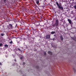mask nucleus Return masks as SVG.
<instances>
[{
	"instance_id": "1",
	"label": "nucleus",
	"mask_w": 76,
	"mask_h": 76,
	"mask_svg": "<svg viewBox=\"0 0 76 76\" xmlns=\"http://www.w3.org/2000/svg\"><path fill=\"white\" fill-rule=\"evenodd\" d=\"M56 3L57 6L58 7V8H59V9H60L62 10H63V8L61 6V4L59 3L58 4V3L57 2H56Z\"/></svg>"
},
{
	"instance_id": "2",
	"label": "nucleus",
	"mask_w": 76,
	"mask_h": 76,
	"mask_svg": "<svg viewBox=\"0 0 76 76\" xmlns=\"http://www.w3.org/2000/svg\"><path fill=\"white\" fill-rule=\"evenodd\" d=\"M46 38L47 39H50V35H47L46 36Z\"/></svg>"
},
{
	"instance_id": "3",
	"label": "nucleus",
	"mask_w": 76,
	"mask_h": 76,
	"mask_svg": "<svg viewBox=\"0 0 76 76\" xmlns=\"http://www.w3.org/2000/svg\"><path fill=\"white\" fill-rule=\"evenodd\" d=\"M56 26H58V20H56Z\"/></svg>"
},
{
	"instance_id": "4",
	"label": "nucleus",
	"mask_w": 76,
	"mask_h": 76,
	"mask_svg": "<svg viewBox=\"0 0 76 76\" xmlns=\"http://www.w3.org/2000/svg\"><path fill=\"white\" fill-rule=\"evenodd\" d=\"M19 57H20V59L21 60H22V58H23V56H22L21 55H19Z\"/></svg>"
},
{
	"instance_id": "5",
	"label": "nucleus",
	"mask_w": 76,
	"mask_h": 76,
	"mask_svg": "<svg viewBox=\"0 0 76 76\" xmlns=\"http://www.w3.org/2000/svg\"><path fill=\"white\" fill-rule=\"evenodd\" d=\"M48 54H49L50 55H52L53 53L50 51H49L48 52Z\"/></svg>"
},
{
	"instance_id": "6",
	"label": "nucleus",
	"mask_w": 76,
	"mask_h": 76,
	"mask_svg": "<svg viewBox=\"0 0 76 76\" xmlns=\"http://www.w3.org/2000/svg\"><path fill=\"white\" fill-rule=\"evenodd\" d=\"M68 21L69 22L70 24H72V21L70 19H68Z\"/></svg>"
},
{
	"instance_id": "7",
	"label": "nucleus",
	"mask_w": 76,
	"mask_h": 76,
	"mask_svg": "<svg viewBox=\"0 0 76 76\" xmlns=\"http://www.w3.org/2000/svg\"><path fill=\"white\" fill-rule=\"evenodd\" d=\"M60 38L61 40L63 41V36H61Z\"/></svg>"
},
{
	"instance_id": "8",
	"label": "nucleus",
	"mask_w": 76,
	"mask_h": 76,
	"mask_svg": "<svg viewBox=\"0 0 76 76\" xmlns=\"http://www.w3.org/2000/svg\"><path fill=\"white\" fill-rule=\"evenodd\" d=\"M4 47L5 48H8V45H4Z\"/></svg>"
},
{
	"instance_id": "9",
	"label": "nucleus",
	"mask_w": 76,
	"mask_h": 76,
	"mask_svg": "<svg viewBox=\"0 0 76 76\" xmlns=\"http://www.w3.org/2000/svg\"><path fill=\"white\" fill-rule=\"evenodd\" d=\"M55 33H56V32H55V31H52L51 32V34H55Z\"/></svg>"
},
{
	"instance_id": "10",
	"label": "nucleus",
	"mask_w": 76,
	"mask_h": 76,
	"mask_svg": "<svg viewBox=\"0 0 76 76\" xmlns=\"http://www.w3.org/2000/svg\"><path fill=\"white\" fill-rule=\"evenodd\" d=\"M39 0L37 1L36 2L37 4H39Z\"/></svg>"
},
{
	"instance_id": "11",
	"label": "nucleus",
	"mask_w": 76,
	"mask_h": 76,
	"mask_svg": "<svg viewBox=\"0 0 76 76\" xmlns=\"http://www.w3.org/2000/svg\"><path fill=\"white\" fill-rule=\"evenodd\" d=\"M74 7L75 9H76V4H75V5L74 6Z\"/></svg>"
},
{
	"instance_id": "12",
	"label": "nucleus",
	"mask_w": 76,
	"mask_h": 76,
	"mask_svg": "<svg viewBox=\"0 0 76 76\" xmlns=\"http://www.w3.org/2000/svg\"><path fill=\"white\" fill-rule=\"evenodd\" d=\"M2 45H3V44L1 43L0 44V47H2Z\"/></svg>"
},
{
	"instance_id": "13",
	"label": "nucleus",
	"mask_w": 76,
	"mask_h": 76,
	"mask_svg": "<svg viewBox=\"0 0 76 76\" xmlns=\"http://www.w3.org/2000/svg\"><path fill=\"white\" fill-rule=\"evenodd\" d=\"M10 44H12V41L11 40V42H10Z\"/></svg>"
},
{
	"instance_id": "14",
	"label": "nucleus",
	"mask_w": 76,
	"mask_h": 76,
	"mask_svg": "<svg viewBox=\"0 0 76 76\" xmlns=\"http://www.w3.org/2000/svg\"><path fill=\"white\" fill-rule=\"evenodd\" d=\"M10 27H12V24H10Z\"/></svg>"
},
{
	"instance_id": "15",
	"label": "nucleus",
	"mask_w": 76,
	"mask_h": 76,
	"mask_svg": "<svg viewBox=\"0 0 76 76\" xmlns=\"http://www.w3.org/2000/svg\"><path fill=\"white\" fill-rule=\"evenodd\" d=\"M44 55H46V53L45 52H44Z\"/></svg>"
},
{
	"instance_id": "16",
	"label": "nucleus",
	"mask_w": 76,
	"mask_h": 76,
	"mask_svg": "<svg viewBox=\"0 0 76 76\" xmlns=\"http://www.w3.org/2000/svg\"><path fill=\"white\" fill-rule=\"evenodd\" d=\"M15 64V66H18V64Z\"/></svg>"
},
{
	"instance_id": "17",
	"label": "nucleus",
	"mask_w": 76,
	"mask_h": 76,
	"mask_svg": "<svg viewBox=\"0 0 76 76\" xmlns=\"http://www.w3.org/2000/svg\"><path fill=\"white\" fill-rule=\"evenodd\" d=\"M18 50L19 51H22L21 50H20V49H18Z\"/></svg>"
},
{
	"instance_id": "18",
	"label": "nucleus",
	"mask_w": 76,
	"mask_h": 76,
	"mask_svg": "<svg viewBox=\"0 0 76 76\" xmlns=\"http://www.w3.org/2000/svg\"><path fill=\"white\" fill-rule=\"evenodd\" d=\"M23 64L24 65H25V62L23 63Z\"/></svg>"
},
{
	"instance_id": "19",
	"label": "nucleus",
	"mask_w": 76,
	"mask_h": 76,
	"mask_svg": "<svg viewBox=\"0 0 76 76\" xmlns=\"http://www.w3.org/2000/svg\"><path fill=\"white\" fill-rule=\"evenodd\" d=\"M17 24H16V25L15 26V28H16L17 27Z\"/></svg>"
},
{
	"instance_id": "20",
	"label": "nucleus",
	"mask_w": 76,
	"mask_h": 76,
	"mask_svg": "<svg viewBox=\"0 0 76 76\" xmlns=\"http://www.w3.org/2000/svg\"><path fill=\"white\" fill-rule=\"evenodd\" d=\"M1 65V62H0V65Z\"/></svg>"
},
{
	"instance_id": "21",
	"label": "nucleus",
	"mask_w": 76,
	"mask_h": 76,
	"mask_svg": "<svg viewBox=\"0 0 76 76\" xmlns=\"http://www.w3.org/2000/svg\"><path fill=\"white\" fill-rule=\"evenodd\" d=\"M1 36H3V34H1Z\"/></svg>"
},
{
	"instance_id": "22",
	"label": "nucleus",
	"mask_w": 76,
	"mask_h": 76,
	"mask_svg": "<svg viewBox=\"0 0 76 76\" xmlns=\"http://www.w3.org/2000/svg\"><path fill=\"white\" fill-rule=\"evenodd\" d=\"M15 61H16V60H15Z\"/></svg>"
},
{
	"instance_id": "23",
	"label": "nucleus",
	"mask_w": 76,
	"mask_h": 76,
	"mask_svg": "<svg viewBox=\"0 0 76 76\" xmlns=\"http://www.w3.org/2000/svg\"><path fill=\"white\" fill-rule=\"evenodd\" d=\"M4 1H6V0H4Z\"/></svg>"
},
{
	"instance_id": "24",
	"label": "nucleus",
	"mask_w": 76,
	"mask_h": 76,
	"mask_svg": "<svg viewBox=\"0 0 76 76\" xmlns=\"http://www.w3.org/2000/svg\"><path fill=\"white\" fill-rule=\"evenodd\" d=\"M75 20H76V18H75Z\"/></svg>"
},
{
	"instance_id": "25",
	"label": "nucleus",
	"mask_w": 76,
	"mask_h": 76,
	"mask_svg": "<svg viewBox=\"0 0 76 76\" xmlns=\"http://www.w3.org/2000/svg\"><path fill=\"white\" fill-rule=\"evenodd\" d=\"M74 40H76V39H75H75H74Z\"/></svg>"
},
{
	"instance_id": "26",
	"label": "nucleus",
	"mask_w": 76,
	"mask_h": 76,
	"mask_svg": "<svg viewBox=\"0 0 76 76\" xmlns=\"http://www.w3.org/2000/svg\"><path fill=\"white\" fill-rule=\"evenodd\" d=\"M54 36H56V35H54Z\"/></svg>"
}]
</instances>
